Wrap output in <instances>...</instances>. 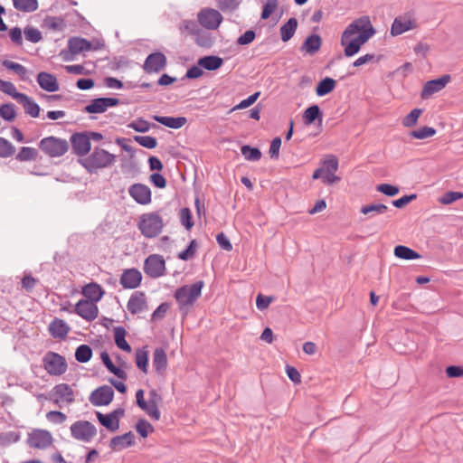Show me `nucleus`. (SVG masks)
I'll use <instances>...</instances> for the list:
<instances>
[{"instance_id": "nucleus-52", "label": "nucleus", "mask_w": 463, "mask_h": 463, "mask_svg": "<svg viewBox=\"0 0 463 463\" xmlns=\"http://www.w3.org/2000/svg\"><path fill=\"white\" fill-rule=\"evenodd\" d=\"M134 140L140 146L149 149H153L157 146L156 138L150 136H135Z\"/></svg>"}, {"instance_id": "nucleus-16", "label": "nucleus", "mask_w": 463, "mask_h": 463, "mask_svg": "<svg viewBox=\"0 0 463 463\" xmlns=\"http://www.w3.org/2000/svg\"><path fill=\"white\" fill-rule=\"evenodd\" d=\"M71 143L74 153L78 156L87 155L91 148L90 137L86 132L73 134L71 137Z\"/></svg>"}, {"instance_id": "nucleus-32", "label": "nucleus", "mask_w": 463, "mask_h": 463, "mask_svg": "<svg viewBox=\"0 0 463 463\" xmlns=\"http://www.w3.org/2000/svg\"><path fill=\"white\" fill-rule=\"evenodd\" d=\"M297 27L298 20L295 17L289 18L288 22L284 24L279 29L281 40L283 42L289 41L293 37Z\"/></svg>"}, {"instance_id": "nucleus-59", "label": "nucleus", "mask_w": 463, "mask_h": 463, "mask_svg": "<svg viewBox=\"0 0 463 463\" xmlns=\"http://www.w3.org/2000/svg\"><path fill=\"white\" fill-rule=\"evenodd\" d=\"M322 168H326V171L335 173L338 169V159L336 156L333 155L326 156L323 161Z\"/></svg>"}, {"instance_id": "nucleus-10", "label": "nucleus", "mask_w": 463, "mask_h": 463, "mask_svg": "<svg viewBox=\"0 0 463 463\" xmlns=\"http://www.w3.org/2000/svg\"><path fill=\"white\" fill-rule=\"evenodd\" d=\"M198 22L200 24L208 29H217L222 22V16L219 11L212 8H204L198 14Z\"/></svg>"}, {"instance_id": "nucleus-50", "label": "nucleus", "mask_w": 463, "mask_h": 463, "mask_svg": "<svg viewBox=\"0 0 463 463\" xmlns=\"http://www.w3.org/2000/svg\"><path fill=\"white\" fill-rule=\"evenodd\" d=\"M422 113V109H414L402 119V125L406 128H411L417 124L418 118Z\"/></svg>"}, {"instance_id": "nucleus-39", "label": "nucleus", "mask_w": 463, "mask_h": 463, "mask_svg": "<svg viewBox=\"0 0 463 463\" xmlns=\"http://www.w3.org/2000/svg\"><path fill=\"white\" fill-rule=\"evenodd\" d=\"M317 118L320 122L322 121V113L317 105H312L305 110L304 121L307 125L313 123Z\"/></svg>"}, {"instance_id": "nucleus-19", "label": "nucleus", "mask_w": 463, "mask_h": 463, "mask_svg": "<svg viewBox=\"0 0 463 463\" xmlns=\"http://www.w3.org/2000/svg\"><path fill=\"white\" fill-rule=\"evenodd\" d=\"M416 23L411 15L405 14L398 16L393 20L390 33L392 36H398L411 29L416 28Z\"/></svg>"}, {"instance_id": "nucleus-46", "label": "nucleus", "mask_w": 463, "mask_h": 463, "mask_svg": "<svg viewBox=\"0 0 463 463\" xmlns=\"http://www.w3.org/2000/svg\"><path fill=\"white\" fill-rule=\"evenodd\" d=\"M152 127V124H150L148 121L142 118H138L133 121H131L128 128L134 129L137 132L140 133H146L147 132L150 128Z\"/></svg>"}, {"instance_id": "nucleus-6", "label": "nucleus", "mask_w": 463, "mask_h": 463, "mask_svg": "<svg viewBox=\"0 0 463 463\" xmlns=\"http://www.w3.org/2000/svg\"><path fill=\"white\" fill-rule=\"evenodd\" d=\"M39 146L42 151L52 157L61 156L68 150L67 141L55 137L43 138Z\"/></svg>"}, {"instance_id": "nucleus-55", "label": "nucleus", "mask_w": 463, "mask_h": 463, "mask_svg": "<svg viewBox=\"0 0 463 463\" xmlns=\"http://www.w3.org/2000/svg\"><path fill=\"white\" fill-rule=\"evenodd\" d=\"M260 95V91L253 93L252 95L249 96L247 99L241 100L238 105L234 106L231 109V111L249 108L250 106H251L252 104H254L256 102V100L258 99Z\"/></svg>"}, {"instance_id": "nucleus-44", "label": "nucleus", "mask_w": 463, "mask_h": 463, "mask_svg": "<svg viewBox=\"0 0 463 463\" xmlns=\"http://www.w3.org/2000/svg\"><path fill=\"white\" fill-rule=\"evenodd\" d=\"M242 156L248 161H259L261 158V152L257 147H250L248 145L242 146L241 148Z\"/></svg>"}, {"instance_id": "nucleus-37", "label": "nucleus", "mask_w": 463, "mask_h": 463, "mask_svg": "<svg viewBox=\"0 0 463 463\" xmlns=\"http://www.w3.org/2000/svg\"><path fill=\"white\" fill-rule=\"evenodd\" d=\"M14 7L24 13H32L38 9V0H13Z\"/></svg>"}, {"instance_id": "nucleus-24", "label": "nucleus", "mask_w": 463, "mask_h": 463, "mask_svg": "<svg viewBox=\"0 0 463 463\" xmlns=\"http://www.w3.org/2000/svg\"><path fill=\"white\" fill-rule=\"evenodd\" d=\"M134 444V434L128 431L123 435L113 437L110 439L109 447L113 450H121Z\"/></svg>"}, {"instance_id": "nucleus-2", "label": "nucleus", "mask_w": 463, "mask_h": 463, "mask_svg": "<svg viewBox=\"0 0 463 463\" xmlns=\"http://www.w3.org/2000/svg\"><path fill=\"white\" fill-rule=\"evenodd\" d=\"M203 281L199 280L191 285L178 288L175 292V298L183 316H187L193 306L202 294Z\"/></svg>"}, {"instance_id": "nucleus-15", "label": "nucleus", "mask_w": 463, "mask_h": 463, "mask_svg": "<svg viewBox=\"0 0 463 463\" xmlns=\"http://www.w3.org/2000/svg\"><path fill=\"white\" fill-rule=\"evenodd\" d=\"M450 75L446 74L439 79L427 81L423 86L420 94L421 98L429 99L434 93L439 92V90L446 87V85L450 81Z\"/></svg>"}, {"instance_id": "nucleus-42", "label": "nucleus", "mask_w": 463, "mask_h": 463, "mask_svg": "<svg viewBox=\"0 0 463 463\" xmlns=\"http://www.w3.org/2000/svg\"><path fill=\"white\" fill-rule=\"evenodd\" d=\"M2 65L6 69L14 71L22 80H25L27 79V70L24 66L21 65L20 63L5 60L3 61Z\"/></svg>"}, {"instance_id": "nucleus-45", "label": "nucleus", "mask_w": 463, "mask_h": 463, "mask_svg": "<svg viewBox=\"0 0 463 463\" xmlns=\"http://www.w3.org/2000/svg\"><path fill=\"white\" fill-rule=\"evenodd\" d=\"M436 134V129L431 127H422L419 129L412 130L410 136L417 139H425L433 137Z\"/></svg>"}, {"instance_id": "nucleus-35", "label": "nucleus", "mask_w": 463, "mask_h": 463, "mask_svg": "<svg viewBox=\"0 0 463 463\" xmlns=\"http://www.w3.org/2000/svg\"><path fill=\"white\" fill-rule=\"evenodd\" d=\"M126 336V330L122 326L115 327L114 329V340L117 345V346L128 353L131 352V346L128 345V343L125 339Z\"/></svg>"}, {"instance_id": "nucleus-62", "label": "nucleus", "mask_w": 463, "mask_h": 463, "mask_svg": "<svg viewBox=\"0 0 463 463\" xmlns=\"http://www.w3.org/2000/svg\"><path fill=\"white\" fill-rule=\"evenodd\" d=\"M46 419L52 423L61 424L66 420L67 417L61 411H51L47 412Z\"/></svg>"}, {"instance_id": "nucleus-49", "label": "nucleus", "mask_w": 463, "mask_h": 463, "mask_svg": "<svg viewBox=\"0 0 463 463\" xmlns=\"http://www.w3.org/2000/svg\"><path fill=\"white\" fill-rule=\"evenodd\" d=\"M0 116L6 121H13L16 117L14 105L12 103L3 104L0 107Z\"/></svg>"}, {"instance_id": "nucleus-11", "label": "nucleus", "mask_w": 463, "mask_h": 463, "mask_svg": "<svg viewBox=\"0 0 463 463\" xmlns=\"http://www.w3.org/2000/svg\"><path fill=\"white\" fill-rule=\"evenodd\" d=\"M120 103L117 98H97L84 108V111L90 114L104 113L109 108L116 107Z\"/></svg>"}, {"instance_id": "nucleus-29", "label": "nucleus", "mask_w": 463, "mask_h": 463, "mask_svg": "<svg viewBox=\"0 0 463 463\" xmlns=\"http://www.w3.org/2000/svg\"><path fill=\"white\" fill-rule=\"evenodd\" d=\"M68 48L72 54H78L82 52L90 51L91 44L84 38L72 37L68 42Z\"/></svg>"}, {"instance_id": "nucleus-61", "label": "nucleus", "mask_w": 463, "mask_h": 463, "mask_svg": "<svg viewBox=\"0 0 463 463\" xmlns=\"http://www.w3.org/2000/svg\"><path fill=\"white\" fill-rule=\"evenodd\" d=\"M463 198V193L461 192H447L444 195L439 199V202L442 204H450L457 200Z\"/></svg>"}, {"instance_id": "nucleus-13", "label": "nucleus", "mask_w": 463, "mask_h": 463, "mask_svg": "<svg viewBox=\"0 0 463 463\" xmlns=\"http://www.w3.org/2000/svg\"><path fill=\"white\" fill-rule=\"evenodd\" d=\"M74 311L77 315L87 321H93L99 315V308L96 303L88 299H80L75 305Z\"/></svg>"}, {"instance_id": "nucleus-26", "label": "nucleus", "mask_w": 463, "mask_h": 463, "mask_svg": "<svg viewBox=\"0 0 463 463\" xmlns=\"http://www.w3.org/2000/svg\"><path fill=\"white\" fill-rule=\"evenodd\" d=\"M49 331L54 338H65L70 332V326L62 320L55 318L49 325Z\"/></svg>"}, {"instance_id": "nucleus-5", "label": "nucleus", "mask_w": 463, "mask_h": 463, "mask_svg": "<svg viewBox=\"0 0 463 463\" xmlns=\"http://www.w3.org/2000/svg\"><path fill=\"white\" fill-rule=\"evenodd\" d=\"M43 363L46 372L53 376L63 374L68 368L65 358L54 352H48L44 355Z\"/></svg>"}, {"instance_id": "nucleus-38", "label": "nucleus", "mask_w": 463, "mask_h": 463, "mask_svg": "<svg viewBox=\"0 0 463 463\" xmlns=\"http://www.w3.org/2000/svg\"><path fill=\"white\" fill-rule=\"evenodd\" d=\"M336 81L329 77L323 79L316 88V93L319 97H323L334 90Z\"/></svg>"}, {"instance_id": "nucleus-43", "label": "nucleus", "mask_w": 463, "mask_h": 463, "mask_svg": "<svg viewBox=\"0 0 463 463\" xmlns=\"http://www.w3.org/2000/svg\"><path fill=\"white\" fill-rule=\"evenodd\" d=\"M137 366L144 373H147L148 369V352L145 349H137L136 352Z\"/></svg>"}, {"instance_id": "nucleus-20", "label": "nucleus", "mask_w": 463, "mask_h": 463, "mask_svg": "<svg viewBox=\"0 0 463 463\" xmlns=\"http://www.w3.org/2000/svg\"><path fill=\"white\" fill-rule=\"evenodd\" d=\"M53 402L59 404L60 402H65L71 404L74 402V392L71 387L67 383H60L53 387Z\"/></svg>"}, {"instance_id": "nucleus-34", "label": "nucleus", "mask_w": 463, "mask_h": 463, "mask_svg": "<svg viewBox=\"0 0 463 463\" xmlns=\"http://www.w3.org/2000/svg\"><path fill=\"white\" fill-rule=\"evenodd\" d=\"M97 418L99 423L111 432L118 430L119 428L118 419H116V417L110 416V413L103 414L98 411Z\"/></svg>"}, {"instance_id": "nucleus-54", "label": "nucleus", "mask_w": 463, "mask_h": 463, "mask_svg": "<svg viewBox=\"0 0 463 463\" xmlns=\"http://www.w3.org/2000/svg\"><path fill=\"white\" fill-rule=\"evenodd\" d=\"M24 33L25 39L33 43H39L43 38L41 32L34 27L27 26Z\"/></svg>"}, {"instance_id": "nucleus-31", "label": "nucleus", "mask_w": 463, "mask_h": 463, "mask_svg": "<svg viewBox=\"0 0 463 463\" xmlns=\"http://www.w3.org/2000/svg\"><path fill=\"white\" fill-rule=\"evenodd\" d=\"M223 63V60L219 56L209 55L200 58L198 60L197 64L207 70V71H215L219 69Z\"/></svg>"}, {"instance_id": "nucleus-9", "label": "nucleus", "mask_w": 463, "mask_h": 463, "mask_svg": "<svg viewBox=\"0 0 463 463\" xmlns=\"http://www.w3.org/2000/svg\"><path fill=\"white\" fill-rule=\"evenodd\" d=\"M165 262L158 254L148 256L144 263V271L150 278H159L165 274Z\"/></svg>"}, {"instance_id": "nucleus-27", "label": "nucleus", "mask_w": 463, "mask_h": 463, "mask_svg": "<svg viewBox=\"0 0 463 463\" xmlns=\"http://www.w3.org/2000/svg\"><path fill=\"white\" fill-rule=\"evenodd\" d=\"M82 295L88 300L96 303L102 298L104 291L99 284L90 283L82 288Z\"/></svg>"}, {"instance_id": "nucleus-22", "label": "nucleus", "mask_w": 463, "mask_h": 463, "mask_svg": "<svg viewBox=\"0 0 463 463\" xmlns=\"http://www.w3.org/2000/svg\"><path fill=\"white\" fill-rule=\"evenodd\" d=\"M16 100L24 107V112L32 118H37L40 114L39 105L26 94H17Z\"/></svg>"}, {"instance_id": "nucleus-63", "label": "nucleus", "mask_w": 463, "mask_h": 463, "mask_svg": "<svg viewBox=\"0 0 463 463\" xmlns=\"http://www.w3.org/2000/svg\"><path fill=\"white\" fill-rule=\"evenodd\" d=\"M217 6L222 12H231L239 6V0H217Z\"/></svg>"}, {"instance_id": "nucleus-7", "label": "nucleus", "mask_w": 463, "mask_h": 463, "mask_svg": "<svg viewBox=\"0 0 463 463\" xmlns=\"http://www.w3.org/2000/svg\"><path fill=\"white\" fill-rule=\"evenodd\" d=\"M71 436L80 441L90 442L97 434L96 427L87 420H78L71 426Z\"/></svg>"}, {"instance_id": "nucleus-28", "label": "nucleus", "mask_w": 463, "mask_h": 463, "mask_svg": "<svg viewBox=\"0 0 463 463\" xmlns=\"http://www.w3.org/2000/svg\"><path fill=\"white\" fill-rule=\"evenodd\" d=\"M153 119L167 128L174 129L181 128L187 122V119L184 117L174 118L155 115L153 116Z\"/></svg>"}, {"instance_id": "nucleus-8", "label": "nucleus", "mask_w": 463, "mask_h": 463, "mask_svg": "<svg viewBox=\"0 0 463 463\" xmlns=\"http://www.w3.org/2000/svg\"><path fill=\"white\" fill-rule=\"evenodd\" d=\"M53 442L50 431L41 429L33 430L27 438V444L30 448L37 449H45Z\"/></svg>"}, {"instance_id": "nucleus-3", "label": "nucleus", "mask_w": 463, "mask_h": 463, "mask_svg": "<svg viewBox=\"0 0 463 463\" xmlns=\"http://www.w3.org/2000/svg\"><path fill=\"white\" fill-rule=\"evenodd\" d=\"M115 161V155L103 148L96 147L81 164L90 173H94L99 169L111 166Z\"/></svg>"}, {"instance_id": "nucleus-21", "label": "nucleus", "mask_w": 463, "mask_h": 463, "mask_svg": "<svg viewBox=\"0 0 463 463\" xmlns=\"http://www.w3.org/2000/svg\"><path fill=\"white\" fill-rule=\"evenodd\" d=\"M166 65V58L161 52L149 54L144 63V70L148 72H158Z\"/></svg>"}, {"instance_id": "nucleus-64", "label": "nucleus", "mask_w": 463, "mask_h": 463, "mask_svg": "<svg viewBox=\"0 0 463 463\" xmlns=\"http://www.w3.org/2000/svg\"><path fill=\"white\" fill-rule=\"evenodd\" d=\"M20 439V434L16 431H9L0 436L2 445L7 446Z\"/></svg>"}, {"instance_id": "nucleus-56", "label": "nucleus", "mask_w": 463, "mask_h": 463, "mask_svg": "<svg viewBox=\"0 0 463 463\" xmlns=\"http://www.w3.org/2000/svg\"><path fill=\"white\" fill-rule=\"evenodd\" d=\"M180 221H181V223L187 230H190L194 226V222L192 220V213L188 208H182L180 210Z\"/></svg>"}, {"instance_id": "nucleus-57", "label": "nucleus", "mask_w": 463, "mask_h": 463, "mask_svg": "<svg viewBox=\"0 0 463 463\" xmlns=\"http://www.w3.org/2000/svg\"><path fill=\"white\" fill-rule=\"evenodd\" d=\"M274 300L275 298L272 296H263L262 294H259L256 298V307L260 310H265Z\"/></svg>"}, {"instance_id": "nucleus-33", "label": "nucleus", "mask_w": 463, "mask_h": 463, "mask_svg": "<svg viewBox=\"0 0 463 463\" xmlns=\"http://www.w3.org/2000/svg\"><path fill=\"white\" fill-rule=\"evenodd\" d=\"M100 358H101L103 364H105V366L107 367V369L110 373L115 374L119 379H122V380L127 379V377H128L127 373L124 370L114 365V364L112 363V361L107 352H102L100 354Z\"/></svg>"}, {"instance_id": "nucleus-60", "label": "nucleus", "mask_w": 463, "mask_h": 463, "mask_svg": "<svg viewBox=\"0 0 463 463\" xmlns=\"http://www.w3.org/2000/svg\"><path fill=\"white\" fill-rule=\"evenodd\" d=\"M0 90L4 93L10 95L14 99H16L17 94H21L20 92L16 91L15 86L12 82L5 81L1 79H0Z\"/></svg>"}, {"instance_id": "nucleus-14", "label": "nucleus", "mask_w": 463, "mask_h": 463, "mask_svg": "<svg viewBox=\"0 0 463 463\" xmlns=\"http://www.w3.org/2000/svg\"><path fill=\"white\" fill-rule=\"evenodd\" d=\"M127 308L132 315L146 311L148 305L146 294L142 291H135L128 301Z\"/></svg>"}, {"instance_id": "nucleus-1", "label": "nucleus", "mask_w": 463, "mask_h": 463, "mask_svg": "<svg viewBox=\"0 0 463 463\" xmlns=\"http://www.w3.org/2000/svg\"><path fill=\"white\" fill-rule=\"evenodd\" d=\"M376 31L368 15L354 20L344 30L341 35V45L346 57H352L359 52L361 47L366 43Z\"/></svg>"}, {"instance_id": "nucleus-47", "label": "nucleus", "mask_w": 463, "mask_h": 463, "mask_svg": "<svg viewBox=\"0 0 463 463\" xmlns=\"http://www.w3.org/2000/svg\"><path fill=\"white\" fill-rule=\"evenodd\" d=\"M388 211V207L383 203H373L364 205L361 208V213L363 214H383Z\"/></svg>"}, {"instance_id": "nucleus-53", "label": "nucleus", "mask_w": 463, "mask_h": 463, "mask_svg": "<svg viewBox=\"0 0 463 463\" xmlns=\"http://www.w3.org/2000/svg\"><path fill=\"white\" fill-rule=\"evenodd\" d=\"M136 430L142 438H146L150 432L154 431V427L147 420L141 419L137 421Z\"/></svg>"}, {"instance_id": "nucleus-12", "label": "nucleus", "mask_w": 463, "mask_h": 463, "mask_svg": "<svg viewBox=\"0 0 463 463\" xmlns=\"http://www.w3.org/2000/svg\"><path fill=\"white\" fill-rule=\"evenodd\" d=\"M114 397V391L110 386L103 385L94 390L90 396V402L94 406L109 405Z\"/></svg>"}, {"instance_id": "nucleus-18", "label": "nucleus", "mask_w": 463, "mask_h": 463, "mask_svg": "<svg viewBox=\"0 0 463 463\" xmlns=\"http://www.w3.org/2000/svg\"><path fill=\"white\" fill-rule=\"evenodd\" d=\"M129 195L139 204H148L151 203V190L143 184H134L128 189Z\"/></svg>"}, {"instance_id": "nucleus-51", "label": "nucleus", "mask_w": 463, "mask_h": 463, "mask_svg": "<svg viewBox=\"0 0 463 463\" xmlns=\"http://www.w3.org/2000/svg\"><path fill=\"white\" fill-rule=\"evenodd\" d=\"M15 152V148L13 144L4 138L0 137V157H9L13 156Z\"/></svg>"}, {"instance_id": "nucleus-36", "label": "nucleus", "mask_w": 463, "mask_h": 463, "mask_svg": "<svg viewBox=\"0 0 463 463\" xmlns=\"http://www.w3.org/2000/svg\"><path fill=\"white\" fill-rule=\"evenodd\" d=\"M394 255L399 259L407 260H416V259L420 258V255L417 251L413 250L412 249H411L409 247L403 246V245H398L394 248Z\"/></svg>"}, {"instance_id": "nucleus-41", "label": "nucleus", "mask_w": 463, "mask_h": 463, "mask_svg": "<svg viewBox=\"0 0 463 463\" xmlns=\"http://www.w3.org/2000/svg\"><path fill=\"white\" fill-rule=\"evenodd\" d=\"M92 349L88 345H80L75 351V359L80 363H87L91 359Z\"/></svg>"}, {"instance_id": "nucleus-30", "label": "nucleus", "mask_w": 463, "mask_h": 463, "mask_svg": "<svg viewBox=\"0 0 463 463\" xmlns=\"http://www.w3.org/2000/svg\"><path fill=\"white\" fill-rule=\"evenodd\" d=\"M321 45V37L318 34H311L306 38L301 48L307 53L314 54L319 51Z\"/></svg>"}, {"instance_id": "nucleus-4", "label": "nucleus", "mask_w": 463, "mask_h": 463, "mask_svg": "<svg viewBox=\"0 0 463 463\" xmlns=\"http://www.w3.org/2000/svg\"><path fill=\"white\" fill-rule=\"evenodd\" d=\"M164 222L156 213L143 214L138 222L141 233L146 238L156 237L163 230Z\"/></svg>"}, {"instance_id": "nucleus-23", "label": "nucleus", "mask_w": 463, "mask_h": 463, "mask_svg": "<svg viewBox=\"0 0 463 463\" xmlns=\"http://www.w3.org/2000/svg\"><path fill=\"white\" fill-rule=\"evenodd\" d=\"M37 82L43 90L48 92H54L59 90L57 79L51 73L43 71L38 73Z\"/></svg>"}, {"instance_id": "nucleus-58", "label": "nucleus", "mask_w": 463, "mask_h": 463, "mask_svg": "<svg viewBox=\"0 0 463 463\" xmlns=\"http://www.w3.org/2000/svg\"><path fill=\"white\" fill-rule=\"evenodd\" d=\"M278 7V0H267L263 5L261 19H268Z\"/></svg>"}, {"instance_id": "nucleus-48", "label": "nucleus", "mask_w": 463, "mask_h": 463, "mask_svg": "<svg viewBox=\"0 0 463 463\" xmlns=\"http://www.w3.org/2000/svg\"><path fill=\"white\" fill-rule=\"evenodd\" d=\"M140 409L154 420H158L161 417L160 411L158 410V404L155 403L153 401L146 402V406Z\"/></svg>"}, {"instance_id": "nucleus-40", "label": "nucleus", "mask_w": 463, "mask_h": 463, "mask_svg": "<svg viewBox=\"0 0 463 463\" xmlns=\"http://www.w3.org/2000/svg\"><path fill=\"white\" fill-rule=\"evenodd\" d=\"M38 156L36 148L23 146L19 153L16 155V159L20 162L34 161Z\"/></svg>"}, {"instance_id": "nucleus-25", "label": "nucleus", "mask_w": 463, "mask_h": 463, "mask_svg": "<svg viewBox=\"0 0 463 463\" xmlns=\"http://www.w3.org/2000/svg\"><path fill=\"white\" fill-rule=\"evenodd\" d=\"M152 363L156 373L164 375L167 367V356L163 348H156L154 351Z\"/></svg>"}, {"instance_id": "nucleus-17", "label": "nucleus", "mask_w": 463, "mask_h": 463, "mask_svg": "<svg viewBox=\"0 0 463 463\" xmlns=\"http://www.w3.org/2000/svg\"><path fill=\"white\" fill-rule=\"evenodd\" d=\"M142 281V274L137 269H128L120 276L119 283L124 288H137Z\"/></svg>"}]
</instances>
